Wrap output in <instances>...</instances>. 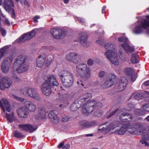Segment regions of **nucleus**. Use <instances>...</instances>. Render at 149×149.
<instances>
[{
    "instance_id": "1",
    "label": "nucleus",
    "mask_w": 149,
    "mask_h": 149,
    "mask_svg": "<svg viewBox=\"0 0 149 149\" xmlns=\"http://www.w3.org/2000/svg\"><path fill=\"white\" fill-rule=\"evenodd\" d=\"M54 75L45 76L44 79L45 81L43 82L41 86L42 91L45 95L48 96L52 93V86H57L58 84L56 81Z\"/></svg>"
},
{
    "instance_id": "2",
    "label": "nucleus",
    "mask_w": 149,
    "mask_h": 149,
    "mask_svg": "<svg viewBox=\"0 0 149 149\" xmlns=\"http://www.w3.org/2000/svg\"><path fill=\"white\" fill-rule=\"evenodd\" d=\"M59 76L61 79L62 83L64 86L69 88L72 86L74 82V78L71 73L67 70H62L59 73Z\"/></svg>"
},
{
    "instance_id": "3",
    "label": "nucleus",
    "mask_w": 149,
    "mask_h": 149,
    "mask_svg": "<svg viewBox=\"0 0 149 149\" xmlns=\"http://www.w3.org/2000/svg\"><path fill=\"white\" fill-rule=\"evenodd\" d=\"M26 57L22 55L19 56L15 59L13 67L18 73H22L27 70L28 66L26 64Z\"/></svg>"
},
{
    "instance_id": "4",
    "label": "nucleus",
    "mask_w": 149,
    "mask_h": 149,
    "mask_svg": "<svg viewBox=\"0 0 149 149\" xmlns=\"http://www.w3.org/2000/svg\"><path fill=\"white\" fill-rule=\"evenodd\" d=\"M76 71L81 77L84 79L87 80L90 77L91 70L87 67L86 65L84 63H81L76 66Z\"/></svg>"
},
{
    "instance_id": "5",
    "label": "nucleus",
    "mask_w": 149,
    "mask_h": 149,
    "mask_svg": "<svg viewBox=\"0 0 149 149\" xmlns=\"http://www.w3.org/2000/svg\"><path fill=\"white\" fill-rule=\"evenodd\" d=\"M13 59L12 55L6 57L3 60L1 63V69L3 73L7 74L9 72Z\"/></svg>"
},
{
    "instance_id": "6",
    "label": "nucleus",
    "mask_w": 149,
    "mask_h": 149,
    "mask_svg": "<svg viewBox=\"0 0 149 149\" xmlns=\"http://www.w3.org/2000/svg\"><path fill=\"white\" fill-rule=\"evenodd\" d=\"M51 34L54 38L56 39H59L66 35V32L60 28H56L51 29Z\"/></svg>"
},
{
    "instance_id": "7",
    "label": "nucleus",
    "mask_w": 149,
    "mask_h": 149,
    "mask_svg": "<svg viewBox=\"0 0 149 149\" xmlns=\"http://www.w3.org/2000/svg\"><path fill=\"white\" fill-rule=\"evenodd\" d=\"M94 100H92L86 104L82 108V113L84 114H88L92 112L95 109L93 102H94Z\"/></svg>"
},
{
    "instance_id": "8",
    "label": "nucleus",
    "mask_w": 149,
    "mask_h": 149,
    "mask_svg": "<svg viewBox=\"0 0 149 149\" xmlns=\"http://www.w3.org/2000/svg\"><path fill=\"white\" fill-rule=\"evenodd\" d=\"M66 58L68 61L75 63H77L81 60L80 55L74 52L68 54L66 56Z\"/></svg>"
},
{
    "instance_id": "9",
    "label": "nucleus",
    "mask_w": 149,
    "mask_h": 149,
    "mask_svg": "<svg viewBox=\"0 0 149 149\" xmlns=\"http://www.w3.org/2000/svg\"><path fill=\"white\" fill-rule=\"evenodd\" d=\"M79 40L81 45L85 47H87L89 46L90 44L87 41L88 38L87 33L86 32H83L79 34Z\"/></svg>"
},
{
    "instance_id": "10",
    "label": "nucleus",
    "mask_w": 149,
    "mask_h": 149,
    "mask_svg": "<svg viewBox=\"0 0 149 149\" xmlns=\"http://www.w3.org/2000/svg\"><path fill=\"white\" fill-rule=\"evenodd\" d=\"M127 80L125 77H122L120 78L119 82L116 86V88L120 91L124 90L126 86Z\"/></svg>"
},
{
    "instance_id": "11",
    "label": "nucleus",
    "mask_w": 149,
    "mask_h": 149,
    "mask_svg": "<svg viewBox=\"0 0 149 149\" xmlns=\"http://www.w3.org/2000/svg\"><path fill=\"white\" fill-rule=\"evenodd\" d=\"M12 84V81L8 80L6 77H3L0 79V88L2 90H5L6 88H9Z\"/></svg>"
},
{
    "instance_id": "12",
    "label": "nucleus",
    "mask_w": 149,
    "mask_h": 149,
    "mask_svg": "<svg viewBox=\"0 0 149 149\" xmlns=\"http://www.w3.org/2000/svg\"><path fill=\"white\" fill-rule=\"evenodd\" d=\"M132 119V116L127 112H123L120 116V120L123 122L128 123Z\"/></svg>"
},
{
    "instance_id": "13",
    "label": "nucleus",
    "mask_w": 149,
    "mask_h": 149,
    "mask_svg": "<svg viewBox=\"0 0 149 149\" xmlns=\"http://www.w3.org/2000/svg\"><path fill=\"white\" fill-rule=\"evenodd\" d=\"M48 116L49 120L53 124H56L59 122V119L53 111H50L49 113Z\"/></svg>"
},
{
    "instance_id": "14",
    "label": "nucleus",
    "mask_w": 149,
    "mask_h": 149,
    "mask_svg": "<svg viewBox=\"0 0 149 149\" xmlns=\"http://www.w3.org/2000/svg\"><path fill=\"white\" fill-rule=\"evenodd\" d=\"M17 112L19 116L21 118H25L28 116V109L25 107H22L18 109Z\"/></svg>"
},
{
    "instance_id": "15",
    "label": "nucleus",
    "mask_w": 149,
    "mask_h": 149,
    "mask_svg": "<svg viewBox=\"0 0 149 149\" xmlns=\"http://www.w3.org/2000/svg\"><path fill=\"white\" fill-rule=\"evenodd\" d=\"M133 130L134 131V134L139 135L143 130V128L141 125L139 123H134L132 125Z\"/></svg>"
},
{
    "instance_id": "16",
    "label": "nucleus",
    "mask_w": 149,
    "mask_h": 149,
    "mask_svg": "<svg viewBox=\"0 0 149 149\" xmlns=\"http://www.w3.org/2000/svg\"><path fill=\"white\" fill-rule=\"evenodd\" d=\"M97 122L95 121H93L91 122L86 120H84L80 122V125L83 127H89L97 125Z\"/></svg>"
},
{
    "instance_id": "17",
    "label": "nucleus",
    "mask_w": 149,
    "mask_h": 149,
    "mask_svg": "<svg viewBox=\"0 0 149 149\" xmlns=\"http://www.w3.org/2000/svg\"><path fill=\"white\" fill-rule=\"evenodd\" d=\"M29 96L36 100H39L40 99L39 95L37 93L34 88L29 89Z\"/></svg>"
},
{
    "instance_id": "18",
    "label": "nucleus",
    "mask_w": 149,
    "mask_h": 149,
    "mask_svg": "<svg viewBox=\"0 0 149 149\" xmlns=\"http://www.w3.org/2000/svg\"><path fill=\"white\" fill-rule=\"evenodd\" d=\"M45 55L44 54L40 55L38 56L36 61L38 67L40 68L43 66L45 61Z\"/></svg>"
},
{
    "instance_id": "19",
    "label": "nucleus",
    "mask_w": 149,
    "mask_h": 149,
    "mask_svg": "<svg viewBox=\"0 0 149 149\" xmlns=\"http://www.w3.org/2000/svg\"><path fill=\"white\" fill-rule=\"evenodd\" d=\"M28 39V32L24 34L15 40L16 43H20L25 42Z\"/></svg>"
},
{
    "instance_id": "20",
    "label": "nucleus",
    "mask_w": 149,
    "mask_h": 149,
    "mask_svg": "<svg viewBox=\"0 0 149 149\" xmlns=\"http://www.w3.org/2000/svg\"><path fill=\"white\" fill-rule=\"evenodd\" d=\"M121 46L128 54L131 53L134 51V49L129 46L128 42L123 43L122 45Z\"/></svg>"
},
{
    "instance_id": "21",
    "label": "nucleus",
    "mask_w": 149,
    "mask_h": 149,
    "mask_svg": "<svg viewBox=\"0 0 149 149\" xmlns=\"http://www.w3.org/2000/svg\"><path fill=\"white\" fill-rule=\"evenodd\" d=\"M38 116L35 117L36 119H42L44 118L46 116V112L43 108L41 107L39 108Z\"/></svg>"
},
{
    "instance_id": "22",
    "label": "nucleus",
    "mask_w": 149,
    "mask_h": 149,
    "mask_svg": "<svg viewBox=\"0 0 149 149\" xmlns=\"http://www.w3.org/2000/svg\"><path fill=\"white\" fill-rule=\"evenodd\" d=\"M104 54L106 58L110 61H112L113 59L118 57L117 54L113 52L109 53L108 51L106 52Z\"/></svg>"
},
{
    "instance_id": "23",
    "label": "nucleus",
    "mask_w": 149,
    "mask_h": 149,
    "mask_svg": "<svg viewBox=\"0 0 149 149\" xmlns=\"http://www.w3.org/2000/svg\"><path fill=\"white\" fill-rule=\"evenodd\" d=\"M127 127V125H123V126H121V127L119 130H116L115 132L117 134L123 135L126 131Z\"/></svg>"
},
{
    "instance_id": "24",
    "label": "nucleus",
    "mask_w": 149,
    "mask_h": 149,
    "mask_svg": "<svg viewBox=\"0 0 149 149\" xmlns=\"http://www.w3.org/2000/svg\"><path fill=\"white\" fill-rule=\"evenodd\" d=\"M105 49H107V51L109 53L113 52V51L115 49V46L111 43H109L105 44L104 45Z\"/></svg>"
},
{
    "instance_id": "25",
    "label": "nucleus",
    "mask_w": 149,
    "mask_h": 149,
    "mask_svg": "<svg viewBox=\"0 0 149 149\" xmlns=\"http://www.w3.org/2000/svg\"><path fill=\"white\" fill-rule=\"evenodd\" d=\"M122 123L119 122L117 120H115L112 122L109 125H107L110 128V130H113L117 127H120L121 126Z\"/></svg>"
},
{
    "instance_id": "26",
    "label": "nucleus",
    "mask_w": 149,
    "mask_h": 149,
    "mask_svg": "<svg viewBox=\"0 0 149 149\" xmlns=\"http://www.w3.org/2000/svg\"><path fill=\"white\" fill-rule=\"evenodd\" d=\"M1 102H2L4 105V106L6 108V110L8 112H10L11 111L10 105L8 101L6 99L2 98L1 100Z\"/></svg>"
},
{
    "instance_id": "27",
    "label": "nucleus",
    "mask_w": 149,
    "mask_h": 149,
    "mask_svg": "<svg viewBox=\"0 0 149 149\" xmlns=\"http://www.w3.org/2000/svg\"><path fill=\"white\" fill-rule=\"evenodd\" d=\"M110 128L108 127V125H106L105 123L99 126V130L104 131V133L106 134L110 131Z\"/></svg>"
},
{
    "instance_id": "28",
    "label": "nucleus",
    "mask_w": 149,
    "mask_h": 149,
    "mask_svg": "<svg viewBox=\"0 0 149 149\" xmlns=\"http://www.w3.org/2000/svg\"><path fill=\"white\" fill-rule=\"evenodd\" d=\"M124 72L125 74L127 75L131 76V79L133 81L135 79H133L132 75L134 74V71L132 68H127L124 69Z\"/></svg>"
},
{
    "instance_id": "29",
    "label": "nucleus",
    "mask_w": 149,
    "mask_h": 149,
    "mask_svg": "<svg viewBox=\"0 0 149 149\" xmlns=\"http://www.w3.org/2000/svg\"><path fill=\"white\" fill-rule=\"evenodd\" d=\"M143 26L139 25L135 27L133 30V32L136 34H139L142 33L143 31Z\"/></svg>"
},
{
    "instance_id": "30",
    "label": "nucleus",
    "mask_w": 149,
    "mask_h": 149,
    "mask_svg": "<svg viewBox=\"0 0 149 149\" xmlns=\"http://www.w3.org/2000/svg\"><path fill=\"white\" fill-rule=\"evenodd\" d=\"M114 83L113 81L109 80L107 78L106 80L103 85L102 87L103 88H108L112 86Z\"/></svg>"
},
{
    "instance_id": "31",
    "label": "nucleus",
    "mask_w": 149,
    "mask_h": 149,
    "mask_svg": "<svg viewBox=\"0 0 149 149\" xmlns=\"http://www.w3.org/2000/svg\"><path fill=\"white\" fill-rule=\"evenodd\" d=\"M119 109L117 108L114 111L111 112L112 110L110 109L107 112L106 115V117L107 118H109L112 117L114 115L117 111Z\"/></svg>"
},
{
    "instance_id": "32",
    "label": "nucleus",
    "mask_w": 149,
    "mask_h": 149,
    "mask_svg": "<svg viewBox=\"0 0 149 149\" xmlns=\"http://www.w3.org/2000/svg\"><path fill=\"white\" fill-rule=\"evenodd\" d=\"M141 22L144 29H147L149 28L147 31V32L149 33V21L148 20L143 19L141 20Z\"/></svg>"
},
{
    "instance_id": "33",
    "label": "nucleus",
    "mask_w": 149,
    "mask_h": 149,
    "mask_svg": "<svg viewBox=\"0 0 149 149\" xmlns=\"http://www.w3.org/2000/svg\"><path fill=\"white\" fill-rule=\"evenodd\" d=\"M8 48L9 46L8 45H6L0 49V60L6 54Z\"/></svg>"
},
{
    "instance_id": "34",
    "label": "nucleus",
    "mask_w": 149,
    "mask_h": 149,
    "mask_svg": "<svg viewBox=\"0 0 149 149\" xmlns=\"http://www.w3.org/2000/svg\"><path fill=\"white\" fill-rule=\"evenodd\" d=\"M13 136L17 138H22L25 137V136L23 134L17 130H15L13 132Z\"/></svg>"
},
{
    "instance_id": "35",
    "label": "nucleus",
    "mask_w": 149,
    "mask_h": 149,
    "mask_svg": "<svg viewBox=\"0 0 149 149\" xmlns=\"http://www.w3.org/2000/svg\"><path fill=\"white\" fill-rule=\"evenodd\" d=\"M14 114L13 113H6V117L7 120L10 123H12L14 120Z\"/></svg>"
},
{
    "instance_id": "36",
    "label": "nucleus",
    "mask_w": 149,
    "mask_h": 149,
    "mask_svg": "<svg viewBox=\"0 0 149 149\" xmlns=\"http://www.w3.org/2000/svg\"><path fill=\"white\" fill-rule=\"evenodd\" d=\"M80 107V105L76 101L72 104L70 106V110L72 111H74L77 110L78 108Z\"/></svg>"
},
{
    "instance_id": "37",
    "label": "nucleus",
    "mask_w": 149,
    "mask_h": 149,
    "mask_svg": "<svg viewBox=\"0 0 149 149\" xmlns=\"http://www.w3.org/2000/svg\"><path fill=\"white\" fill-rule=\"evenodd\" d=\"M19 129L22 132L28 131V124H20L18 126Z\"/></svg>"
},
{
    "instance_id": "38",
    "label": "nucleus",
    "mask_w": 149,
    "mask_h": 149,
    "mask_svg": "<svg viewBox=\"0 0 149 149\" xmlns=\"http://www.w3.org/2000/svg\"><path fill=\"white\" fill-rule=\"evenodd\" d=\"M131 61L132 63H136L138 62V56L136 53L132 54Z\"/></svg>"
},
{
    "instance_id": "39",
    "label": "nucleus",
    "mask_w": 149,
    "mask_h": 149,
    "mask_svg": "<svg viewBox=\"0 0 149 149\" xmlns=\"http://www.w3.org/2000/svg\"><path fill=\"white\" fill-rule=\"evenodd\" d=\"M107 78L108 80L111 81L114 83L117 79V77L114 74L112 73H109L108 75Z\"/></svg>"
},
{
    "instance_id": "40",
    "label": "nucleus",
    "mask_w": 149,
    "mask_h": 149,
    "mask_svg": "<svg viewBox=\"0 0 149 149\" xmlns=\"http://www.w3.org/2000/svg\"><path fill=\"white\" fill-rule=\"evenodd\" d=\"M36 106L34 104L30 102H29V111L30 112H34L36 110Z\"/></svg>"
},
{
    "instance_id": "41",
    "label": "nucleus",
    "mask_w": 149,
    "mask_h": 149,
    "mask_svg": "<svg viewBox=\"0 0 149 149\" xmlns=\"http://www.w3.org/2000/svg\"><path fill=\"white\" fill-rule=\"evenodd\" d=\"M76 101L78 103V104L80 105V107L81 106L84 105V102H86V100L82 96L80 97L79 99H78Z\"/></svg>"
},
{
    "instance_id": "42",
    "label": "nucleus",
    "mask_w": 149,
    "mask_h": 149,
    "mask_svg": "<svg viewBox=\"0 0 149 149\" xmlns=\"http://www.w3.org/2000/svg\"><path fill=\"white\" fill-rule=\"evenodd\" d=\"M127 131L129 133L131 134H134V131L133 130L132 125H131L130 124L127 125Z\"/></svg>"
},
{
    "instance_id": "43",
    "label": "nucleus",
    "mask_w": 149,
    "mask_h": 149,
    "mask_svg": "<svg viewBox=\"0 0 149 149\" xmlns=\"http://www.w3.org/2000/svg\"><path fill=\"white\" fill-rule=\"evenodd\" d=\"M103 114V111L101 110H97L96 111H95L93 113L94 115L95 116L98 117H101Z\"/></svg>"
},
{
    "instance_id": "44",
    "label": "nucleus",
    "mask_w": 149,
    "mask_h": 149,
    "mask_svg": "<svg viewBox=\"0 0 149 149\" xmlns=\"http://www.w3.org/2000/svg\"><path fill=\"white\" fill-rule=\"evenodd\" d=\"M37 128L36 126L29 124V132L30 133L36 130Z\"/></svg>"
},
{
    "instance_id": "45",
    "label": "nucleus",
    "mask_w": 149,
    "mask_h": 149,
    "mask_svg": "<svg viewBox=\"0 0 149 149\" xmlns=\"http://www.w3.org/2000/svg\"><path fill=\"white\" fill-rule=\"evenodd\" d=\"M135 113L136 115L139 116L143 115L145 114V112L140 109H136L135 111Z\"/></svg>"
},
{
    "instance_id": "46",
    "label": "nucleus",
    "mask_w": 149,
    "mask_h": 149,
    "mask_svg": "<svg viewBox=\"0 0 149 149\" xmlns=\"http://www.w3.org/2000/svg\"><path fill=\"white\" fill-rule=\"evenodd\" d=\"M66 100V98L63 100H64V101L62 102L61 104L59 105L60 107L63 108L66 107L69 104V103Z\"/></svg>"
},
{
    "instance_id": "47",
    "label": "nucleus",
    "mask_w": 149,
    "mask_h": 149,
    "mask_svg": "<svg viewBox=\"0 0 149 149\" xmlns=\"http://www.w3.org/2000/svg\"><path fill=\"white\" fill-rule=\"evenodd\" d=\"M82 97H84V98L86 100V101H87L90 99L91 98L92 95L90 93H87L85 94Z\"/></svg>"
},
{
    "instance_id": "48",
    "label": "nucleus",
    "mask_w": 149,
    "mask_h": 149,
    "mask_svg": "<svg viewBox=\"0 0 149 149\" xmlns=\"http://www.w3.org/2000/svg\"><path fill=\"white\" fill-rule=\"evenodd\" d=\"M118 40L120 42H123V43H126L128 41V39L124 37L119 38H118Z\"/></svg>"
},
{
    "instance_id": "49",
    "label": "nucleus",
    "mask_w": 149,
    "mask_h": 149,
    "mask_svg": "<svg viewBox=\"0 0 149 149\" xmlns=\"http://www.w3.org/2000/svg\"><path fill=\"white\" fill-rule=\"evenodd\" d=\"M119 58L118 57L113 59L112 61H110L113 64H114L115 65H117L119 64Z\"/></svg>"
},
{
    "instance_id": "50",
    "label": "nucleus",
    "mask_w": 149,
    "mask_h": 149,
    "mask_svg": "<svg viewBox=\"0 0 149 149\" xmlns=\"http://www.w3.org/2000/svg\"><path fill=\"white\" fill-rule=\"evenodd\" d=\"M36 33L34 30H33L30 32H29V40L31 39V38L34 37L36 35Z\"/></svg>"
},
{
    "instance_id": "51",
    "label": "nucleus",
    "mask_w": 149,
    "mask_h": 149,
    "mask_svg": "<svg viewBox=\"0 0 149 149\" xmlns=\"http://www.w3.org/2000/svg\"><path fill=\"white\" fill-rule=\"evenodd\" d=\"M71 118V117L69 116H65L61 118V121L63 122H66L68 121Z\"/></svg>"
},
{
    "instance_id": "52",
    "label": "nucleus",
    "mask_w": 149,
    "mask_h": 149,
    "mask_svg": "<svg viewBox=\"0 0 149 149\" xmlns=\"http://www.w3.org/2000/svg\"><path fill=\"white\" fill-rule=\"evenodd\" d=\"M134 97L136 100H139L143 98V96L142 94L138 93L135 95Z\"/></svg>"
},
{
    "instance_id": "53",
    "label": "nucleus",
    "mask_w": 149,
    "mask_h": 149,
    "mask_svg": "<svg viewBox=\"0 0 149 149\" xmlns=\"http://www.w3.org/2000/svg\"><path fill=\"white\" fill-rule=\"evenodd\" d=\"M142 108L145 111L149 112V103L144 104Z\"/></svg>"
},
{
    "instance_id": "54",
    "label": "nucleus",
    "mask_w": 149,
    "mask_h": 149,
    "mask_svg": "<svg viewBox=\"0 0 149 149\" xmlns=\"http://www.w3.org/2000/svg\"><path fill=\"white\" fill-rule=\"evenodd\" d=\"M95 109L101 107L102 105V103L101 102H97L95 103L94 104Z\"/></svg>"
},
{
    "instance_id": "55",
    "label": "nucleus",
    "mask_w": 149,
    "mask_h": 149,
    "mask_svg": "<svg viewBox=\"0 0 149 149\" xmlns=\"http://www.w3.org/2000/svg\"><path fill=\"white\" fill-rule=\"evenodd\" d=\"M0 29L2 36L3 37H5L6 34V31L2 27L0 28Z\"/></svg>"
},
{
    "instance_id": "56",
    "label": "nucleus",
    "mask_w": 149,
    "mask_h": 149,
    "mask_svg": "<svg viewBox=\"0 0 149 149\" xmlns=\"http://www.w3.org/2000/svg\"><path fill=\"white\" fill-rule=\"evenodd\" d=\"M106 72L104 71H102L99 73V76L100 77H103L106 76Z\"/></svg>"
},
{
    "instance_id": "57",
    "label": "nucleus",
    "mask_w": 149,
    "mask_h": 149,
    "mask_svg": "<svg viewBox=\"0 0 149 149\" xmlns=\"http://www.w3.org/2000/svg\"><path fill=\"white\" fill-rule=\"evenodd\" d=\"M4 8L7 11L10 10V6L7 3H4Z\"/></svg>"
},
{
    "instance_id": "58",
    "label": "nucleus",
    "mask_w": 149,
    "mask_h": 149,
    "mask_svg": "<svg viewBox=\"0 0 149 149\" xmlns=\"http://www.w3.org/2000/svg\"><path fill=\"white\" fill-rule=\"evenodd\" d=\"M88 64L89 66L92 65L93 64V61L91 59H89L87 61Z\"/></svg>"
},
{
    "instance_id": "59",
    "label": "nucleus",
    "mask_w": 149,
    "mask_h": 149,
    "mask_svg": "<svg viewBox=\"0 0 149 149\" xmlns=\"http://www.w3.org/2000/svg\"><path fill=\"white\" fill-rule=\"evenodd\" d=\"M0 107L3 110V111L4 113L5 112V107H4L3 104L1 102V100H0Z\"/></svg>"
},
{
    "instance_id": "60",
    "label": "nucleus",
    "mask_w": 149,
    "mask_h": 149,
    "mask_svg": "<svg viewBox=\"0 0 149 149\" xmlns=\"http://www.w3.org/2000/svg\"><path fill=\"white\" fill-rule=\"evenodd\" d=\"M13 77L16 81L18 82L20 80V79L17 75L13 76Z\"/></svg>"
},
{
    "instance_id": "61",
    "label": "nucleus",
    "mask_w": 149,
    "mask_h": 149,
    "mask_svg": "<svg viewBox=\"0 0 149 149\" xmlns=\"http://www.w3.org/2000/svg\"><path fill=\"white\" fill-rule=\"evenodd\" d=\"M15 98L18 101L23 102L24 101V99L23 98H20L16 96H15Z\"/></svg>"
},
{
    "instance_id": "62",
    "label": "nucleus",
    "mask_w": 149,
    "mask_h": 149,
    "mask_svg": "<svg viewBox=\"0 0 149 149\" xmlns=\"http://www.w3.org/2000/svg\"><path fill=\"white\" fill-rule=\"evenodd\" d=\"M96 42L100 45H102L103 44V40L102 39H100L96 40Z\"/></svg>"
},
{
    "instance_id": "63",
    "label": "nucleus",
    "mask_w": 149,
    "mask_h": 149,
    "mask_svg": "<svg viewBox=\"0 0 149 149\" xmlns=\"http://www.w3.org/2000/svg\"><path fill=\"white\" fill-rule=\"evenodd\" d=\"M40 18L39 16H36L33 18V20L34 22H38L37 19Z\"/></svg>"
},
{
    "instance_id": "64",
    "label": "nucleus",
    "mask_w": 149,
    "mask_h": 149,
    "mask_svg": "<svg viewBox=\"0 0 149 149\" xmlns=\"http://www.w3.org/2000/svg\"><path fill=\"white\" fill-rule=\"evenodd\" d=\"M5 22L6 24L8 26L10 25V22L9 21L8 19H5Z\"/></svg>"
}]
</instances>
